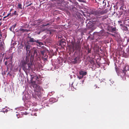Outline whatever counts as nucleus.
I'll return each instance as SVG.
<instances>
[{
    "mask_svg": "<svg viewBox=\"0 0 129 129\" xmlns=\"http://www.w3.org/2000/svg\"><path fill=\"white\" fill-rule=\"evenodd\" d=\"M6 18V16H4L3 17V19H5V18Z\"/></svg>",
    "mask_w": 129,
    "mask_h": 129,
    "instance_id": "79ce46f5",
    "label": "nucleus"
},
{
    "mask_svg": "<svg viewBox=\"0 0 129 129\" xmlns=\"http://www.w3.org/2000/svg\"><path fill=\"white\" fill-rule=\"evenodd\" d=\"M72 47L73 50H76L80 51L81 49V45L79 43H77L76 44L72 43Z\"/></svg>",
    "mask_w": 129,
    "mask_h": 129,
    "instance_id": "20e7f679",
    "label": "nucleus"
},
{
    "mask_svg": "<svg viewBox=\"0 0 129 129\" xmlns=\"http://www.w3.org/2000/svg\"><path fill=\"white\" fill-rule=\"evenodd\" d=\"M79 74L80 75H81L83 77L84 76L86 75L87 73L86 71H84L81 70L79 71Z\"/></svg>",
    "mask_w": 129,
    "mask_h": 129,
    "instance_id": "9d476101",
    "label": "nucleus"
},
{
    "mask_svg": "<svg viewBox=\"0 0 129 129\" xmlns=\"http://www.w3.org/2000/svg\"><path fill=\"white\" fill-rule=\"evenodd\" d=\"M29 56L30 55L29 54L28 55H27L25 59L21 62H24L25 63H27L28 67L30 68V66H31L33 64L31 61H30V59H29Z\"/></svg>",
    "mask_w": 129,
    "mask_h": 129,
    "instance_id": "39448f33",
    "label": "nucleus"
},
{
    "mask_svg": "<svg viewBox=\"0 0 129 129\" xmlns=\"http://www.w3.org/2000/svg\"><path fill=\"white\" fill-rule=\"evenodd\" d=\"M38 79V77L35 76L33 77L31 80V82L33 85H34L36 84L37 79Z\"/></svg>",
    "mask_w": 129,
    "mask_h": 129,
    "instance_id": "6e6552de",
    "label": "nucleus"
},
{
    "mask_svg": "<svg viewBox=\"0 0 129 129\" xmlns=\"http://www.w3.org/2000/svg\"><path fill=\"white\" fill-rule=\"evenodd\" d=\"M54 0H52V1H54Z\"/></svg>",
    "mask_w": 129,
    "mask_h": 129,
    "instance_id": "49530a36",
    "label": "nucleus"
},
{
    "mask_svg": "<svg viewBox=\"0 0 129 129\" xmlns=\"http://www.w3.org/2000/svg\"><path fill=\"white\" fill-rule=\"evenodd\" d=\"M118 22L119 23H122V21L121 20L119 21H118Z\"/></svg>",
    "mask_w": 129,
    "mask_h": 129,
    "instance_id": "c9c22d12",
    "label": "nucleus"
},
{
    "mask_svg": "<svg viewBox=\"0 0 129 129\" xmlns=\"http://www.w3.org/2000/svg\"><path fill=\"white\" fill-rule=\"evenodd\" d=\"M83 77V76H78V78L79 79H82Z\"/></svg>",
    "mask_w": 129,
    "mask_h": 129,
    "instance_id": "473e14b6",
    "label": "nucleus"
},
{
    "mask_svg": "<svg viewBox=\"0 0 129 129\" xmlns=\"http://www.w3.org/2000/svg\"><path fill=\"white\" fill-rule=\"evenodd\" d=\"M11 14V13H8V15L6 16V17H8V16H9Z\"/></svg>",
    "mask_w": 129,
    "mask_h": 129,
    "instance_id": "f704fd0d",
    "label": "nucleus"
},
{
    "mask_svg": "<svg viewBox=\"0 0 129 129\" xmlns=\"http://www.w3.org/2000/svg\"><path fill=\"white\" fill-rule=\"evenodd\" d=\"M27 63H25L24 62H21V67L22 68V69L25 72H26L27 70H29L31 69V66H30V68H29L28 67V68L27 66Z\"/></svg>",
    "mask_w": 129,
    "mask_h": 129,
    "instance_id": "423d86ee",
    "label": "nucleus"
},
{
    "mask_svg": "<svg viewBox=\"0 0 129 129\" xmlns=\"http://www.w3.org/2000/svg\"><path fill=\"white\" fill-rule=\"evenodd\" d=\"M16 26V24H15L13 28H14V27Z\"/></svg>",
    "mask_w": 129,
    "mask_h": 129,
    "instance_id": "a19ab883",
    "label": "nucleus"
},
{
    "mask_svg": "<svg viewBox=\"0 0 129 129\" xmlns=\"http://www.w3.org/2000/svg\"><path fill=\"white\" fill-rule=\"evenodd\" d=\"M1 39V37H0V39Z\"/></svg>",
    "mask_w": 129,
    "mask_h": 129,
    "instance_id": "de8ad7c7",
    "label": "nucleus"
},
{
    "mask_svg": "<svg viewBox=\"0 0 129 129\" xmlns=\"http://www.w3.org/2000/svg\"><path fill=\"white\" fill-rule=\"evenodd\" d=\"M4 46L2 44V42H1L0 43V51L3 49L4 48Z\"/></svg>",
    "mask_w": 129,
    "mask_h": 129,
    "instance_id": "aec40b11",
    "label": "nucleus"
},
{
    "mask_svg": "<svg viewBox=\"0 0 129 129\" xmlns=\"http://www.w3.org/2000/svg\"><path fill=\"white\" fill-rule=\"evenodd\" d=\"M78 1L80 2L86 3V1L85 0H78Z\"/></svg>",
    "mask_w": 129,
    "mask_h": 129,
    "instance_id": "b1692460",
    "label": "nucleus"
},
{
    "mask_svg": "<svg viewBox=\"0 0 129 129\" xmlns=\"http://www.w3.org/2000/svg\"><path fill=\"white\" fill-rule=\"evenodd\" d=\"M120 25H122V24H120Z\"/></svg>",
    "mask_w": 129,
    "mask_h": 129,
    "instance_id": "a18cd8bd",
    "label": "nucleus"
},
{
    "mask_svg": "<svg viewBox=\"0 0 129 129\" xmlns=\"http://www.w3.org/2000/svg\"><path fill=\"white\" fill-rule=\"evenodd\" d=\"M39 40H37V41H36V42L37 43H38L39 44V46H41V45H43V43L41 42H39Z\"/></svg>",
    "mask_w": 129,
    "mask_h": 129,
    "instance_id": "6ab92c4d",
    "label": "nucleus"
},
{
    "mask_svg": "<svg viewBox=\"0 0 129 129\" xmlns=\"http://www.w3.org/2000/svg\"><path fill=\"white\" fill-rule=\"evenodd\" d=\"M34 115H35V116H37V114L36 113H35L34 114Z\"/></svg>",
    "mask_w": 129,
    "mask_h": 129,
    "instance_id": "ea45409f",
    "label": "nucleus"
},
{
    "mask_svg": "<svg viewBox=\"0 0 129 129\" xmlns=\"http://www.w3.org/2000/svg\"><path fill=\"white\" fill-rule=\"evenodd\" d=\"M116 28L115 27L112 28L111 29L112 31H114L116 30Z\"/></svg>",
    "mask_w": 129,
    "mask_h": 129,
    "instance_id": "2f4dec72",
    "label": "nucleus"
},
{
    "mask_svg": "<svg viewBox=\"0 0 129 129\" xmlns=\"http://www.w3.org/2000/svg\"><path fill=\"white\" fill-rule=\"evenodd\" d=\"M87 48H88L87 50H88V53H90L91 52V49L90 48V49L88 47H86V49H87Z\"/></svg>",
    "mask_w": 129,
    "mask_h": 129,
    "instance_id": "5701e85b",
    "label": "nucleus"
},
{
    "mask_svg": "<svg viewBox=\"0 0 129 129\" xmlns=\"http://www.w3.org/2000/svg\"><path fill=\"white\" fill-rule=\"evenodd\" d=\"M106 3H107L108 4V1L106 0H104V1H103V7H104H104H106Z\"/></svg>",
    "mask_w": 129,
    "mask_h": 129,
    "instance_id": "2eb2a0df",
    "label": "nucleus"
},
{
    "mask_svg": "<svg viewBox=\"0 0 129 129\" xmlns=\"http://www.w3.org/2000/svg\"><path fill=\"white\" fill-rule=\"evenodd\" d=\"M104 34V31L102 30L98 33H96L93 34V36L92 38H91L92 40H94L95 39H100L101 37L103 36Z\"/></svg>",
    "mask_w": 129,
    "mask_h": 129,
    "instance_id": "f03ea898",
    "label": "nucleus"
},
{
    "mask_svg": "<svg viewBox=\"0 0 129 129\" xmlns=\"http://www.w3.org/2000/svg\"><path fill=\"white\" fill-rule=\"evenodd\" d=\"M123 12V9L120 8L118 12H116V14L118 17H119L122 14Z\"/></svg>",
    "mask_w": 129,
    "mask_h": 129,
    "instance_id": "1a4fd4ad",
    "label": "nucleus"
},
{
    "mask_svg": "<svg viewBox=\"0 0 129 129\" xmlns=\"http://www.w3.org/2000/svg\"><path fill=\"white\" fill-rule=\"evenodd\" d=\"M45 50H43V51H41V52L42 55H44V53H45Z\"/></svg>",
    "mask_w": 129,
    "mask_h": 129,
    "instance_id": "c85d7f7f",
    "label": "nucleus"
},
{
    "mask_svg": "<svg viewBox=\"0 0 129 129\" xmlns=\"http://www.w3.org/2000/svg\"><path fill=\"white\" fill-rule=\"evenodd\" d=\"M106 13L105 11H101L98 10H92L91 11V13L94 15L99 16Z\"/></svg>",
    "mask_w": 129,
    "mask_h": 129,
    "instance_id": "7ed1b4c3",
    "label": "nucleus"
},
{
    "mask_svg": "<svg viewBox=\"0 0 129 129\" xmlns=\"http://www.w3.org/2000/svg\"><path fill=\"white\" fill-rule=\"evenodd\" d=\"M41 81H40V79L38 77V79H37L36 80V84H40Z\"/></svg>",
    "mask_w": 129,
    "mask_h": 129,
    "instance_id": "412c9836",
    "label": "nucleus"
},
{
    "mask_svg": "<svg viewBox=\"0 0 129 129\" xmlns=\"http://www.w3.org/2000/svg\"><path fill=\"white\" fill-rule=\"evenodd\" d=\"M13 27V26H12V27H11L10 28V31H12V28Z\"/></svg>",
    "mask_w": 129,
    "mask_h": 129,
    "instance_id": "e433bc0d",
    "label": "nucleus"
},
{
    "mask_svg": "<svg viewBox=\"0 0 129 129\" xmlns=\"http://www.w3.org/2000/svg\"><path fill=\"white\" fill-rule=\"evenodd\" d=\"M18 7L19 9H22V5L21 4H19L18 5Z\"/></svg>",
    "mask_w": 129,
    "mask_h": 129,
    "instance_id": "cd10ccee",
    "label": "nucleus"
},
{
    "mask_svg": "<svg viewBox=\"0 0 129 129\" xmlns=\"http://www.w3.org/2000/svg\"><path fill=\"white\" fill-rule=\"evenodd\" d=\"M50 25V24L49 23H47L46 24L44 23L42 24V26H47L48 25Z\"/></svg>",
    "mask_w": 129,
    "mask_h": 129,
    "instance_id": "a878e982",
    "label": "nucleus"
},
{
    "mask_svg": "<svg viewBox=\"0 0 129 129\" xmlns=\"http://www.w3.org/2000/svg\"><path fill=\"white\" fill-rule=\"evenodd\" d=\"M19 31H20V32L21 33H23L25 32H27L28 30L27 29H23L20 28L19 30Z\"/></svg>",
    "mask_w": 129,
    "mask_h": 129,
    "instance_id": "dca6fc26",
    "label": "nucleus"
},
{
    "mask_svg": "<svg viewBox=\"0 0 129 129\" xmlns=\"http://www.w3.org/2000/svg\"><path fill=\"white\" fill-rule=\"evenodd\" d=\"M26 5H26L25 6L26 7H27L33 4V3H31V1H26Z\"/></svg>",
    "mask_w": 129,
    "mask_h": 129,
    "instance_id": "f8f14e48",
    "label": "nucleus"
},
{
    "mask_svg": "<svg viewBox=\"0 0 129 129\" xmlns=\"http://www.w3.org/2000/svg\"><path fill=\"white\" fill-rule=\"evenodd\" d=\"M14 15H18V14H17V13L16 11H15L14 13H13L12 14L10 15V16L11 17H12Z\"/></svg>",
    "mask_w": 129,
    "mask_h": 129,
    "instance_id": "4be33fe9",
    "label": "nucleus"
},
{
    "mask_svg": "<svg viewBox=\"0 0 129 129\" xmlns=\"http://www.w3.org/2000/svg\"><path fill=\"white\" fill-rule=\"evenodd\" d=\"M8 62L7 61H6L5 62V65H6V66H7V64H8Z\"/></svg>",
    "mask_w": 129,
    "mask_h": 129,
    "instance_id": "72a5a7b5",
    "label": "nucleus"
},
{
    "mask_svg": "<svg viewBox=\"0 0 129 129\" xmlns=\"http://www.w3.org/2000/svg\"><path fill=\"white\" fill-rule=\"evenodd\" d=\"M9 58H7V57H6V59H8Z\"/></svg>",
    "mask_w": 129,
    "mask_h": 129,
    "instance_id": "37998d69",
    "label": "nucleus"
},
{
    "mask_svg": "<svg viewBox=\"0 0 129 129\" xmlns=\"http://www.w3.org/2000/svg\"><path fill=\"white\" fill-rule=\"evenodd\" d=\"M66 44V43L65 42V40L64 39H61L60 41L59 45H65Z\"/></svg>",
    "mask_w": 129,
    "mask_h": 129,
    "instance_id": "9b49d317",
    "label": "nucleus"
},
{
    "mask_svg": "<svg viewBox=\"0 0 129 129\" xmlns=\"http://www.w3.org/2000/svg\"><path fill=\"white\" fill-rule=\"evenodd\" d=\"M128 19H125V23L127 25V26H129V25H128V24H127V22H128Z\"/></svg>",
    "mask_w": 129,
    "mask_h": 129,
    "instance_id": "bb28decb",
    "label": "nucleus"
},
{
    "mask_svg": "<svg viewBox=\"0 0 129 129\" xmlns=\"http://www.w3.org/2000/svg\"><path fill=\"white\" fill-rule=\"evenodd\" d=\"M30 47V46L29 45H27L26 46L25 48L27 53L28 51H29V52H30V51H29V49Z\"/></svg>",
    "mask_w": 129,
    "mask_h": 129,
    "instance_id": "ddd939ff",
    "label": "nucleus"
},
{
    "mask_svg": "<svg viewBox=\"0 0 129 129\" xmlns=\"http://www.w3.org/2000/svg\"><path fill=\"white\" fill-rule=\"evenodd\" d=\"M107 17V16H101L100 17V18L101 20H104L105 19H106Z\"/></svg>",
    "mask_w": 129,
    "mask_h": 129,
    "instance_id": "a211bd4d",
    "label": "nucleus"
},
{
    "mask_svg": "<svg viewBox=\"0 0 129 129\" xmlns=\"http://www.w3.org/2000/svg\"><path fill=\"white\" fill-rule=\"evenodd\" d=\"M31 59L33 58L34 56L32 55H31Z\"/></svg>",
    "mask_w": 129,
    "mask_h": 129,
    "instance_id": "4c0bfd02",
    "label": "nucleus"
},
{
    "mask_svg": "<svg viewBox=\"0 0 129 129\" xmlns=\"http://www.w3.org/2000/svg\"><path fill=\"white\" fill-rule=\"evenodd\" d=\"M34 90L36 91V94L38 97L40 98L41 96V91L43 90L42 87L37 84H35L34 86Z\"/></svg>",
    "mask_w": 129,
    "mask_h": 129,
    "instance_id": "f257e3e1",
    "label": "nucleus"
},
{
    "mask_svg": "<svg viewBox=\"0 0 129 129\" xmlns=\"http://www.w3.org/2000/svg\"><path fill=\"white\" fill-rule=\"evenodd\" d=\"M43 20L42 19H39L38 20H35L34 22L37 23H40L42 22Z\"/></svg>",
    "mask_w": 129,
    "mask_h": 129,
    "instance_id": "f3484780",
    "label": "nucleus"
},
{
    "mask_svg": "<svg viewBox=\"0 0 129 129\" xmlns=\"http://www.w3.org/2000/svg\"><path fill=\"white\" fill-rule=\"evenodd\" d=\"M35 98H37V96H36V97H35Z\"/></svg>",
    "mask_w": 129,
    "mask_h": 129,
    "instance_id": "c03bdc74",
    "label": "nucleus"
},
{
    "mask_svg": "<svg viewBox=\"0 0 129 129\" xmlns=\"http://www.w3.org/2000/svg\"><path fill=\"white\" fill-rule=\"evenodd\" d=\"M74 60L75 61V63H76L77 62V60H78V57H76L74 59Z\"/></svg>",
    "mask_w": 129,
    "mask_h": 129,
    "instance_id": "c756f323",
    "label": "nucleus"
},
{
    "mask_svg": "<svg viewBox=\"0 0 129 129\" xmlns=\"http://www.w3.org/2000/svg\"><path fill=\"white\" fill-rule=\"evenodd\" d=\"M31 8H32L33 9H34V8H35L34 7V6H31Z\"/></svg>",
    "mask_w": 129,
    "mask_h": 129,
    "instance_id": "58836bf2",
    "label": "nucleus"
},
{
    "mask_svg": "<svg viewBox=\"0 0 129 129\" xmlns=\"http://www.w3.org/2000/svg\"><path fill=\"white\" fill-rule=\"evenodd\" d=\"M123 28H124V29L125 30H128V28L127 27L125 26H124L123 27Z\"/></svg>",
    "mask_w": 129,
    "mask_h": 129,
    "instance_id": "7c9ffc66",
    "label": "nucleus"
},
{
    "mask_svg": "<svg viewBox=\"0 0 129 129\" xmlns=\"http://www.w3.org/2000/svg\"><path fill=\"white\" fill-rule=\"evenodd\" d=\"M129 70V66L128 65H127L124 66L122 70V72H121V73H119L120 75V76L121 77L122 76L121 74V73H122L123 74V75L124 76L126 74V72Z\"/></svg>",
    "mask_w": 129,
    "mask_h": 129,
    "instance_id": "0eeeda50",
    "label": "nucleus"
},
{
    "mask_svg": "<svg viewBox=\"0 0 129 129\" xmlns=\"http://www.w3.org/2000/svg\"><path fill=\"white\" fill-rule=\"evenodd\" d=\"M28 38H29V41L30 42H36L37 40H35L33 38L28 37Z\"/></svg>",
    "mask_w": 129,
    "mask_h": 129,
    "instance_id": "4468645a",
    "label": "nucleus"
},
{
    "mask_svg": "<svg viewBox=\"0 0 129 129\" xmlns=\"http://www.w3.org/2000/svg\"><path fill=\"white\" fill-rule=\"evenodd\" d=\"M33 50H34V54H37V49L36 48H34Z\"/></svg>",
    "mask_w": 129,
    "mask_h": 129,
    "instance_id": "393cba45",
    "label": "nucleus"
}]
</instances>
